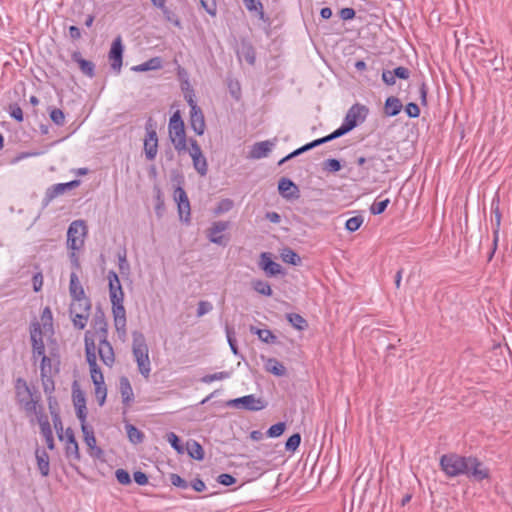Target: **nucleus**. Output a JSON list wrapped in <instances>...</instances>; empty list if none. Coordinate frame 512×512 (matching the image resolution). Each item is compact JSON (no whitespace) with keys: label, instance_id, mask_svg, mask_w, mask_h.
<instances>
[{"label":"nucleus","instance_id":"1","mask_svg":"<svg viewBox=\"0 0 512 512\" xmlns=\"http://www.w3.org/2000/svg\"><path fill=\"white\" fill-rule=\"evenodd\" d=\"M95 333L85 334L86 358L89 364L90 375L93 384H104V376L97 364L99 359L108 367H111L115 360L112 345L107 341V323L104 315H97L94 319Z\"/></svg>","mask_w":512,"mask_h":512},{"label":"nucleus","instance_id":"2","mask_svg":"<svg viewBox=\"0 0 512 512\" xmlns=\"http://www.w3.org/2000/svg\"><path fill=\"white\" fill-rule=\"evenodd\" d=\"M368 112V108L364 105L358 103L352 105L347 111L341 126L331 134L327 135L326 139L332 141L345 135L354 129L358 124L363 123L368 115Z\"/></svg>","mask_w":512,"mask_h":512},{"label":"nucleus","instance_id":"3","mask_svg":"<svg viewBox=\"0 0 512 512\" xmlns=\"http://www.w3.org/2000/svg\"><path fill=\"white\" fill-rule=\"evenodd\" d=\"M112 304V313L114 317V325L120 339L126 337V310L124 307L123 289L113 292L109 295Z\"/></svg>","mask_w":512,"mask_h":512},{"label":"nucleus","instance_id":"4","mask_svg":"<svg viewBox=\"0 0 512 512\" xmlns=\"http://www.w3.org/2000/svg\"><path fill=\"white\" fill-rule=\"evenodd\" d=\"M169 138L175 148V150L179 153L187 150V139L185 133L184 122L181 118L180 111H176L170 117L169 125Z\"/></svg>","mask_w":512,"mask_h":512},{"label":"nucleus","instance_id":"5","mask_svg":"<svg viewBox=\"0 0 512 512\" xmlns=\"http://www.w3.org/2000/svg\"><path fill=\"white\" fill-rule=\"evenodd\" d=\"M91 310L89 298L74 299L70 304V317L77 329H84L87 325Z\"/></svg>","mask_w":512,"mask_h":512},{"label":"nucleus","instance_id":"6","mask_svg":"<svg viewBox=\"0 0 512 512\" xmlns=\"http://www.w3.org/2000/svg\"><path fill=\"white\" fill-rule=\"evenodd\" d=\"M468 457H463L454 453L445 454L440 458V466L448 477L465 475L467 472Z\"/></svg>","mask_w":512,"mask_h":512},{"label":"nucleus","instance_id":"7","mask_svg":"<svg viewBox=\"0 0 512 512\" xmlns=\"http://www.w3.org/2000/svg\"><path fill=\"white\" fill-rule=\"evenodd\" d=\"M16 394L19 403L27 412H36L41 399L38 386H17Z\"/></svg>","mask_w":512,"mask_h":512},{"label":"nucleus","instance_id":"8","mask_svg":"<svg viewBox=\"0 0 512 512\" xmlns=\"http://www.w3.org/2000/svg\"><path fill=\"white\" fill-rule=\"evenodd\" d=\"M87 229L84 221L75 220L73 221L67 231V246L73 251L80 250L84 245V238L86 236Z\"/></svg>","mask_w":512,"mask_h":512},{"label":"nucleus","instance_id":"9","mask_svg":"<svg viewBox=\"0 0 512 512\" xmlns=\"http://www.w3.org/2000/svg\"><path fill=\"white\" fill-rule=\"evenodd\" d=\"M133 355L137 362L140 373L144 376H148L150 373L149 353L148 347L142 336L134 338Z\"/></svg>","mask_w":512,"mask_h":512},{"label":"nucleus","instance_id":"10","mask_svg":"<svg viewBox=\"0 0 512 512\" xmlns=\"http://www.w3.org/2000/svg\"><path fill=\"white\" fill-rule=\"evenodd\" d=\"M267 404L268 403L264 398L257 397L252 394L231 399L227 402L228 406L249 411H260L266 408Z\"/></svg>","mask_w":512,"mask_h":512},{"label":"nucleus","instance_id":"11","mask_svg":"<svg viewBox=\"0 0 512 512\" xmlns=\"http://www.w3.org/2000/svg\"><path fill=\"white\" fill-rule=\"evenodd\" d=\"M39 359L42 384H54V377L59 372V359L55 356H43Z\"/></svg>","mask_w":512,"mask_h":512},{"label":"nucleus","instance_id":"12","mask_svg":"<svg viewBox=\"0 0 512 512\" xmlns=\"http://www.w3.org/2000/svg\"><path fill=\"white\" fill-rule=\"evenodd\" d=\"M188 153L193 161L194 169L201 175L205 176L208 172V163L206 157L203 155L201 147L195 139H189Z\"/></svg>","mask_w":512,"mask_h":512},{"label":"nucleus","instance_id":"13","mask_svg":"<svg viewBox=\"0 0 512 512\" xmlns=\"http://www.w3.org/2000/svg\"><path fill=\"white\" fill-rule=\"evenodd\" d=\"M43 335L46 334L42 332V329H40V324L38 322L32 323L30 328V338L33 348V357L35 360L46 356Z\"/></svg>","mask_w":512,"mask_h":512},{"label":"nucleus","instance_id":"14","mask_svg":"<svg viewBox=\"0 0 512 512\" xmlns=\"http://www.w3.org/2000/svg\"><path fill=\"white\" fill-rule=\"evenodd\" d=\"M228 228L229 222L227 221L213 222L211 227L207 230V238L214 244L225 246L228 239L222 233Z\"/></svg>","mask_w":512,"mask_h":512},{"label":"nucleus","instance_id":"15","mask_svg":"<svg viewBox=\"0 0 512 512\" xmlns=\"http://www.w3.org/2000/svg\"><path fill=\"white\" fill-rule=\"evenodd\" d=\"M465 475L475 481H481L488 478L489 471L477 458L468 457L467 472Z\"/></svg>","mask_w":512,"mask_h":512},{"label":"nucleus","instance_id":"16","mask_svg":"<svg viewBox=\"0 0 512 512\" xmlns=\"http://www.w3.org/2000/svg\"><path fill=\"white\" fill-rule=\"evenodd\" d=\"M175 200L178 204L180 220L188 223L190 221V203L186 192L181 187L175 190Z\"/></svg>","mask_w":512,"mask_h":512},{"label":"nucleus","instance_id":"17","mask_svg":"<svg viewBox=\"0 0 512 512\" xmlns=\"http://www.w3.org/2000/svg\"><path fill=\"white\" fill-rule=\"evenodd\" d=\"M80 184L79 180H73L67 183H58L49 187L46 191L44 198V205H48L54 198L63 194L67 190L78 187Z\"/></svg>","mask_w":512,"mask_h":512},{"label":"nucleus","instance_id":"18","mask_svg":"<svg viewBox=\"0 0 512 512\" xmlns=\"http://www.w3.org/2000/svg\"><path fill=\"white\" fill-rule=\"evenodd\" d=\"M65 453L69 459L80 460L79 446L75 439L71 428H67L64 432Z\"/></svg>","mask_w":512,"mask_h":512},{"label":"nucleus","instance_id":"19","mask_svg":"<svg viewBox=\"0 0 512 512\" xmlns=\"http://www.w3.org/2000/svg\"><path fill=\"white\" fill-rule=\"evenodd\" d=\"M72 397L77 418L80 420V422H85L87 418V408L84 393L81 389L76 388L73 390Z\"/></svg>","mask_w":512,"mask_h":512},{"label":"nucleus","instance_id":"20","mask_svg":"<svg viewBox=\"0 0 512 512\" xmlns=\"http://www.w3.org/2000/svg\"><path fill=\"white\" fill-rule=\"evenodd\" d=\"M81 430L84 435V442L90 449V454L94 457H100L102 455V450L96 445V438L94 436L93 429L89 427L85 422H81Z\"/></svg>","mask_w":512,"mask_h":512},{"label":"nucleus","instance_id":"21","mask_svg":"<svg viewBox=\"0 0 512 512\" xmlns=\"http://www.w3.org/2000/svg\"><path fill=\"white\" fill-rule=\"evenodd\" d=\"M158 151V137L155 130L147 132L144 139V152L148 160L152 161L155 159Z\"/></svg>","mask_w":512,"mask_h":512},{"label":"nucleus","instance_id":"22","mask_svg":"<svg viewBox=\"0 0 512 512\" xmlns=\"http://www.w3.org/2000/svg\"><path fill=\"white\" fill-rule=\"evenodd\" d=\"M190 126L197 135H203L206 129L204 114L200 107L190 110Z\"/></svg>","mask_w":512,"mask_h":512},{"label":"nucleus","instance_id":"23","mask_svg":"<svg viewBox=\"0 0 512 512\" xmlns=\"http://www.w3.org/2000/svg\"><path fill=\"white\" fill-rule=\"evenodd\" d=\"M278 191L283 198L295 199L299 197L297 185L288 178H281L278 183Z\"/></svg>","mask_w":512,"mask_h":512},{"label":"nucleus","instance_id":"24","mask_svg":"<svg viewBox=\"0 0 512 512\" xmlns=\"http://www.w3.org/2000/svg\"><path fill=\"white\" fill-rule=\"evenodd\" d=\"M122 54H123V45L120 37H117L111 46L109 52V58L111 60V67L114 70L120 71L122 66Z\"/></svg>","mask_w":512,"mask_h":512},{"label":"nucleus","instance_id":"25","mask_svg":"<svg viewBox=\"0 0 512 512\" xmlns=\"http://www.w3.org/2000/svg\"><path fill=\"white\" fill-rule=\"evenodd\" d=\"M259 266L268 276H275L281 272L280 264L274 262L267 252L261 253Z\"/></svg>","mask_w":512,"mask_h":512},{"label":"nucleus","instance_id":"26","mask_svg":"<svg viewBox=\"0 0 512 512\" xmlns=\"http://www.w3.org/2000/svg\"><path fill=\"white\" fill-rule=\"evenodd\" d=\"M274 145L275 142L270 140L257 142L252 146L249 157L252 159L265 158L271 152Z\"/></svg>","mask_w":512,"mask_h":512},{"label":"nucleus","instance_id":"27","mask_svg":"<svg viewBox=\"0 0 512 512\" xmlns=\"http://www.w3.org/2000/svg\"><path fill=\"white\" fill-rule=\"evenodd\" d=\"M38 423L40 426V431L43 436V438L46 441L47 447L50 450L54 449V438H53V432L51 429L50 422L46 416H40L38 418Z\"/></svg>","mask_w":512,"mask_h":512},{"label":"nucleus","instance_id":"28","mask_svg":"<svg viewBox=\"0 0 512 512\" xmlns=\"http://www.w3.org/2000/svg\"><path fill=\"white\" fill-rule=\"evenodd\" d=\"M69 293L71 295L72 300L88 298L85 295L83 286L80 283L79 278L75 272H72L70 275Z\"/></svg>","mask_w":512,"mask_h":512},{"label":"nucleus","instance_id":"29","mask_svg":"<svg viewBox=\"0 0 512 512\" xmlns=\"http://www.w3.org/2000/svg\"><path fill=\"white\" fill-rule=\"evenodd\" d=\"M38 323L40 324V329H42V332L45 334L53 333V316L49 307H45L43 309L40 322Z\"/></svg>","mask_w":512,"mask_h":512},{"label":"nucleus","instance_id":"30","mask_svg":"<svg viewBox=\"0 0 512 512\" xmlns=\"http://www.w3.org/2000/svg\"><path fill=\"white\" fill-rule=\"evenodd\" d=\"M72 59L76 63H78L80 70L88 77L92 78L94 76V64L91 61L85 60L81 57L79 52H74L72 54Z\"/></svg>","mask_w":512,"mask_h":512},{"label":"nucleus","instance_id":"31","mask_svg":"<svg viewBox=\"0 0 512 512\" xmlns=\"http://www.w3.org/2000/svg\"><path fill=\"white\" fill-rule=\"evenodd\" d=\"M160 68H162V59L160 57H153L144 63L133 66L131 69L135 72H145L158 70Z\"/></svg>","mask_w":512,"mask_h":512},{"label":"nucleus","instance_id":"32","mask_svg":"<svg viewBox=\"0 0 512 512\" xmlns=\"http://www.w3.org/2000/svg\"><path fill=\"white\" fill-rule=\"evenodd\" d=\"M36 460L40 473L47 476L50 471L49 456L44 450H36Z\"/></svg>","mask_w":512,"mask_h":512},{"label":"nucleus","instance_id":"33","mask_svg":"<svg viewBox=\"0 0 512 512\" xmlns=\"http://www.w3.org/2000/svg\"><path fill=\"white\" fill-rule=\"evenodd\" d=\"M402 109L401 101L396 97H388L385 102V113L388 116L397 115Z\"/></svg>","mask_w":512,"mask_h":512},{"label":"nucleus","instance_id":"34","mask_svg":"<svg viewBox=\"0 0 512 512\" xmlns=\"http://www.w3.org/2000/svg\"><path fill=\"white\" fill-rule=\"evenodd\" d=\"M250 331L251 333L256 334L262 342L267 344H274L277 342V337L269 329H258L252 326Z\"/></svg>","mask_w":512,"mask_h":512},{"label":"nucleus","instance_id":"35","mask_svg":"<svg viewBox=\"0 0 512 512\" xmlns=\"http://www.w3.org/2000/svg\"><path fill=\"white\" fill-rule=\"evenodd\" d=\"M265 368L268 372L276 376H282L286 372L285 366L274 358H270L266 361Z\"/></svg>","mask_w":512,"mask_h":512},{"label":"nucleus","instance_id":"36","mask_svg":"<svg viewBox=\"0 0 512 512\" xmlns=\"http://www.w3.org/2000/svg\"><path fill=\"white\" fill-rule=\"evenodd\" d=\"M238 55L240 58L245 59V61L250 65L255 63V51L249 44H242L240 50L238 51Z\"/></svg>","mask_w":512,"mask_h":512},{"label":"nucleus","instance_id":"37","mask_svg":"<svg viewBox=\"0 0 512 512\" xmlns=\"http://www.w3.org/2000/svg\"><path fill=\"white\" fill-rule=\"evenodd\" d=\"M327 142H329V140L326 139V136L316 139V140L296 149L295 151H293L292 153L289 154V157H296L308 150H311V149H313L321 144L327 143Z\"/></svg>","mask_w":512,"mask_h":512},{"label":"nucleus","instance_id":"38","mask_svg":"<svg viewBox=\"0 0 512 512\" xmlns=\"http://www.w3.org/2000/svg\"><path fill=\"white\" fill-rule=\"evenodd\" d=\"M327 142H329V140L326 139V136L316 139V140L296 149L295 151H293L292 153L289 154V157H296L308 150H311V149H313L321 144L327 143Z\"/></svg>","mask_w":512,"mask_h":512},{"label":"nucleus","instance_id":"39","mask_svg":"<svg viewBox=\"0 0 512 512\" xmlns=\"http://www.w3.org/2000/svg\"><path fill=\"white\" fill-rule=\"evenodd\" d=\"M125 429H126L129 441L131 443L139 444L143 441V438H144L143 433L139 429H137L134 425L127 424L125 426Z\"/></svg>","mask_w":512,"mask_h":512},{"label":"nucleus","instance_id":"40","mask_svg":"<svg viewBox=\"0 0 512 512\" xmlns=\"http://www.w3.org/2000/svg\"><path fill=\"white\" fill-rule=\"evenodd\" d=\"M187 451L189 455L196 460H202L204 457L203 448L196 441H189L187 443Z\"/></svg>","mask_w":512,"mask_h":512},{"label":"nucleus","instance_id":"41","mask_svg":"<svg viewBox=\"0 0 512 512\" xmlns=\"http://www.w3.org/2000/svg\"><path fill=\"white\" fill-rule=\"evenodd\" d=\"M281 258L285 263L291 265H299L301 263L300 256L290 248H286L282 251Z\"/></svg>","mask_w":512,"mask_h":512},{"label":"nucleus","instance_id":"42","mask_svg":"<svg viewBox=\"0 0 512 512\" xmlns=\"http://www.w3.org/2000/svg\"><path fill=\"white\" fill-rule=\"evenodd\" d=\"M253 289L261 295L271 296L272 289L268 282L263 280H254L252 282Z\"/></svg>","mask_w":512,"mask_h":512},{"label":"nucleus","instance_id":"43","mask_svg":"<svg viewBox=\"0 0 512 512\" xmlns=\"http://www.w3.org/2000/svg\"><path fill=\"white\" fill-rule=\"evenodd\" d=\"M287 320L298 330H304L307 327V321L299 314L290 313L287 315Z\"/></svg>","mask_w":512,"mask_h":512},{"label":"nucleus","instance_id":"44","mask_svg":"<svg viewBox=\"0 0 512 512\" xmlns=\"http://www.w3.org/2000/svg\"><path fill=\"white\" fill-rule=\"evenodd\" d=\"M107 278L109 282V295L122 289L119 277L116 272L109 271Z\"/></svg>","mask_w":512,"mask_h":512},{"label":"nucleus","instance_id":"45","mask_svg":"<svg viewBox=\"0 0 512 512\" xmlns=\"http://www.w3.org/2000/svg\"><path fill=\"white\" fill-rule=\"evenodd\" d=\"M160 9H161L162 14L167 22H170L171 24H173L174 26H176L178 28L181 27V22H180L179 17L171 9H169L165 4H164V8H160Z\"/></svg>","mask_w":512,"mask_h":512},{"label":"nucleus","instance_id":"46","mask_svg":"<svg viewBox=\"0 0 512 512\" xmlns=\"http://www.w3.org/2000/svg\"><path fill=\"white\" fill-rule=\"evenodd\" d=\"M50 119L57 126H63L65 123V115L61 109L51 108L49 110Z\"/></svg>","mask_w":512,"mask_h":512},{"label":"nucleus","instance_id":"47","mask_svg":"<svg viewBox=\"0 0 512 512\" xmlns=\"http://www.w3.org/2000/svg\"><path fill=\"white\" fill-rule=\"evenodd\" d=\"M229 374L227 372H216L212 374H206L199 379L203 383H210L214 381H222L227 379Z\"/></svg>","mask_w":512,"mask_h":512},{"label":"nucleus","instance_id":"48","mask_svg":"<svg viewBox=\"0 0 512 512\" xmlns=\"http://www.w3.org/2000/svg\"><path fill=\"white\" fill-rule=\"evenodd\" d=\"M234 206V203L231 199H222L216 206V208L214 209V213L217 214V215H220V214H223V213H226L228 211H230Z\"/></svg>","mask_w":512,"mask_h":512},{"label":"nucleus","instance_id":"49","mask_svg":"<svg viewBox=\"0 0 512 512\" xmlns=\"http://www.w3.org/2000/svg\"><path fill=\"white\" fill-rule=\"evenodd\" d=\"M363 224V218L361 216H354L346 221L345 228L350 232L357 231Z\"/></svg>","mask_w":512,"mask_h":512},{"label":"nucleus","instance_id":"50","mask_svg":"<svg viewBox=\"0 0 512 512\" xmlns=\"http://www.w3.org/2000/svg\"><path fill=\"white\" fill-rule=\"evenodd\" d=\"M378 159L376 157H370V158H365L363 156L361 157H358L356 162L359 166H363L364 164L368 163V166L364 168V171L365 173H363L364 176L368 175V170L370 168H373V169H376V161Z\"/></svg>","mask_w":512,"mask_h":512},{"label":"nucleus","instance_id":"51","mask_svg":"<svg viewBox=\"0 0 512 512\" xmlns=\"http://www.w3.org/2000/svg\"><path fill=\"white\" fill-rule=\"evenodd\" d=\"M285 428H286V425L283 422L274 424L267 430V436L270 438L279 437L284 433Z\"/></svg>","mask_w":512,"mask_h":512},{"label":"nucleus","instance_id":"52","mask_svg":"<svg viewBox=\"0 0 512 512\" xmlns=\"http://www.w3.org/2000/svg\"><path fill=\"white\" fill-rule=\"evenodd\" d=\"M300 442H301L300 434H298V433L293 434L287 439L285 448L287 451L294 452L299 447Z\"/></svg>","mask_w":512,"mask_h":512},{"label":"nucleus","instance_id":"53","mask_svg":"<svg viewBox=\"0 0 512 512\" xmlns=\"http://www.w3.org/2000/svg\"><path fill=\"white\" fill-rule=\"evenodd\" d=\"M323 169L325 171L335 173V172H338L341 169V163H340L339 160L334 159V158L327 159L323 163Z\"/></svg>","mask_w":512,"mask_h":512},{"label":"nucleus","instance_id":"54","mask_svg":"<svg viewBox=\"0 0 512 512\" xmlns=\"http://www.w3.org/2000/svg\"><path fill=\"white\" fill-rule=\"evenodd\" d=\"M389 202H390L389 199H385L382 201H375L370 207L371 213L374 215H379V214L383 213L385 211V209L387 208Z\"/></svg>","mask_w":512,"mask_h":512},{"label":"nucleus","instance_id":"55","mask_svg":"<svg viewBox=\"0 0 512 512\" xmlns=\"http://www.w3.org/2000/svg\"><path fill=\"white\" fill-rule=\"evenodd\" d=\"M226 336L228 344L232 350V352L236 355L238 353L237 346H236V339H235V332L234 329L226 326Z\"/></svg>","mask_w":512,"mask_h":512},{"label":"nucleus","instance_id":"56","mask_svg":"<svg viewBox=\"0 0 512 512\" xmlns=\"http://www.w3.org/2000/svg\"><path fill=\"white\" fill-rule=\"evenodd\" d=\"M121 396L123 403L129 405L134 397L132 386H121Z\"/></svg>","mask_w":512,"mask_h":512},{"label":"nucleus","instance_id":"57","mask_svg":"<svg viewBox=\"0 0 512 512\" xmlns=\"http://www.w3.org/2000/svg\"><path fill=\"white\" fill-rule=\"evenodd\" d=\"M115 476L117 481L122 485H128L131 483V478L129 473L124 469H117L115 471Z\"/></svg>","mask_w":512,"mask_h":512},{"label":"nucleus","instance_id":"58","mask_svg":"<svg viewBox=\"0 0 512 512\" xmlns=\"http://www.w3.org/2000/svg\"><path fill=\"white\" fill-rule=\"evenodd\" d=\"M167 438V441L170 443V445L178 452V453H182L183 452V448L182 446L179 444V438L178 436L173 433V432H170L167 434L166 436Z\"/></svg>","mask_w":512,"mask_h":512},{"label":"nucleus","instance_id":"59","mask_svg":"<svg viewBox=\"0 0 512 512\" xmlns=\"http://www.w3.org/2000/svg\"><path fill=\"white\" fill-rule=\"evenodd\" d=\"M212 309H213V306H212V304L210 302H208V301H200L198 303L197 316L198 317H202L205 314H207L210 311H212Z\"/></svg>","mask_w":512,"mask_h":512},{"label":"nucleus","instance_id":"60","mask_svg":"<svg viewBox=\"0 0 512 512\" xmlns=\"http://www.w3.org/2000/svg\"><path fill=\"white\" fill-rule=\"evenodd\" d=\"M9 114L16 121H18V122L23 121V111L18 105H10Z\"/></svg>","mask_w":512,"mask_h":512},{"label":"nucleus","instance_id":"61","mask_svg":"<svg viewBox=\"0 0 512 512\" xmlns=\"http://www.w3.org/2000/svg\"><path fill=\"white\" fill-rule=\"evenodd\" d=\"M170 482L172 485L182 488V489H186L189 486L188 483L183 478H181L178 474H171Z\"/></svg>","mask_w":512,"mask_h":512},{"label":"nucleus","instance_id":"62","mask_svg":"<svg viewBox=\"0 0 512 512\" xmlns=\"http://www.w3.org/2000/svg\"><path fill=\"white\" fill-rule=\"evenodd\" d=\"M202 7L212 16L216 15V2L215 0H200Z\"/></svg>","mask_w":512,"mask_h":512},{"label":"nucleus","instance_id":"63","mask_svg":"<svg viewBox=\"0 0 512 512\" xmlns=\"http://www.w3.org/2000/svg\"><path fill=\"white\" fill-rule=\"evenodd\" d=\"M405 111L409 117L416 118L420 115V109L417 104L409 103L407 104Z\"/></svg>","mask_w":512,"mask_h":512},{"label":"nucleus","instance_id":"64","mask_svg":"<svg viewBox=\"0 0 512 512\" xmlns=\"http://www.w3.org/2000/svg\"><path fill=\"white\" fill-rule=\"evenodd\" d=\"M218 482L224 486H230L236 482V479L230 474H220L218 476Z\"/></svg>","mask_w":512,"mask_h":512}]
</instances>
